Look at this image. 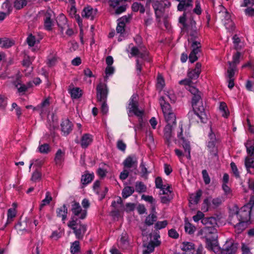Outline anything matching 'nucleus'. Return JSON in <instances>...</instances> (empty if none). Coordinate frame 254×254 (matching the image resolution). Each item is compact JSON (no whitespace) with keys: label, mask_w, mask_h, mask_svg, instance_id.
<instances>
[{"label":"nucleus","mask_w":254,"mask_h":254,"mask_svg":"<svg viewBox=\"0 0 254 254\" xmlns=\"http://www.w3.org/2000/svg\"><path fill=\"white\" fill-rule=\"evenodd\" d=\"M57 216L62 218V220L64 223L66 219L67 214V208L65 204L59 207L57 209Z\"/></svg>","instance_id":"nucleus-28"},{"label":"nucleus","mask_w":254,"mask_h":254,"mask_svg":"<svg viewBox=\"0 0 254 254\" xmlns=\"http://www.w3.org/2000/svg\"><path fill=\"white\" fill-rule=\"evenodd\" d=\"M166 95L172 102H175L176 98V96L172 90L166 91Z\"/></svg>","instance_id":"nucleus-60"},{"label":"nucleus","mask_w":254,"mask_h":254,"mask_svg":"<svg viewBox=\"0 0 254 254\" xmlns=\"http://www.w3.org/2000/svg\"><path fill=\"white\" fill-rule=\"evenodd\" d=\"M67 226L73 230L76 238H81L86 231V226L80 223H77V219L71 217Z\"/></svg>","instance_id":"nucleus-7"},{"label":"nucleus","mask_w":254,"mask_h":254,"mask_svg":"<svg viewBox=\"0 0 254 254\" xmlns=\"http://www.w3.org/2000/svg\"><path fill=\"white\" fill-rule=\"evenodd\" d=\"M129 19V17L124 16L118 19V23L116 28L117 32L118 33L122 34L124 32L126 23L128 21Z\"/></svg>","instance_id":"nucleus-21"},{"label":"nucleus","mask_w":254,"mask_h":254,"mask_svg":"<svg viewBox=\"0 0 254 254\" xmlns=\"http://www.w3.org/2000/svg\"><path fill=\"white\" fill-rule=\"evenodd\" d=\"M201 64L200 63H196L195 68L189 72V77L191 79L198 78L201 72Z\"/></svg>","instance_id":"nucleus-27"},{"label":"nucleus","mask_w":254,"mask_h":254,"mask_svg":"<svg viewBox=\"0 0 254 254\" xmlns=\"http://www.w3.org/2000/svg\"><path fill=\"white\" fill-rule=\"evenodd\" d=\"M52 197L51 195V193L50 192L48 191L46 193V197L42 201L41 203L40 204V209H42L44 206L48 205L50 203V202L52 201Z\"/></svg>","instance_id":"nucleus-42"},{"label":"nucleus","mask_w":254,"mask_h":254,"mask_svg":"<svg viewBox=\"0 0 254 254\" xmlns=\"http://www.w3.org/2000/svg\"><path fill=\"white\" fill-rule=\"evenodd\" d=\"M245 165L248 172H250V169H254V156H247L246 157Z\"/></svg>","instance_id":"nucleus-37"},{"label":"nucleus","mask_w":254,"mask_h":254,"mask_svg":"<svg viewBox=\"0 0 254 254\" xmlns=\"http://www.w3.org/2000/svg\"><path fill=\"white\" fill-rule=\"evenodd\" d=\"M222 189L224 192V195L227 197H230L232 196V190L230 187L226 184L222 185Z\"/></svg>","instance_id":"nucleus-53"},{"label":"nucleus","mask_w":254,"mask_h":254,"mask_svg":"<svg viewBox=\"0 0 254 254\" xmlns=\"http://www.w3.org/2000/svg\"><path fill=\"white\" fill-rule=\"evenodd\" d=\"M80 250L79 242L75 241L71 244L70 252L72 254H76Z\"/></svg>","instance_id":"nucleus-46"},{"label":"nucleus","mask_w":254,"mask_h":254,"mask_svg":"<svg viewBox=\"0 0 254 254\" xmlns=\"http://www.w3.org/2000/svg\"><path fill=\"white\" fill-rule=\"evenodd\" d=\"M160 189L162 191L163 195L161 196V202L163 203H167L173 198L170 186L168 185H164V187Z\"/></svg>","instance_id":"nucleus-12"},{"label":"nucleus","mask_w":254,"mask_h":254,"mask_svg":"<svg viewBox=\"0 0 254 254\" xmlns=\"http://www.w3.org/2000/svg\"><path fill=\"white\" fill-rule=\"evenodd\" d=\"M197 236L200 237V239L205 240L206 248L208 250L217 254L221 253L217 241V230L215 228L206 226L198 232Z\"/></svg>","instance_id":"nucleus-2"},{"label":"nucleus","mask_w":254,"mask_h":254,"mask_svg":"<svg viewBox=\"0 0 254 254\" xmlns=\"http://www.w3.org/2000/svg\"><path fill=\"white\" fill-rule=\"evenodd\" d=\"M13 85L17 89L19 93L25 92L28 88L33 86L32 82H29L27 85L22 84L20 79V76L17 75L15 77V80L12 81Z\"/></svg>","instance_id":"nucleus-13"},{"label":"nucleus","mask_w":254,"mask_h":254,"mask_svg":"<svg viewBox=\"0 0 254 254\" xmlns=\"http://www.w3.org/2000/svg\"><path fill=\"white\" fill-rule=\"evenodd\" d=\"M179 83L184 85L186 89H188L192 85V82L190 79L182 80L179 81Z\"/></svg>","instance_id":"nucleus-54"},{"label":"nucleus","mask_w":254,"mask_h":254,"mask_svg":"<svg viewBox=\"0 0 254 254\" xmlns=\"http://www.w3.org/2000/svg\"><path fill=\"white\" fill-rule=\"evenodd\" d=\"M192 106L193 112L190 113L189 116H192L197 122L204 123L207 118L201 100V93L193 95L192 98Z\"/></svg>","instance_id":"nucleus-3"},{"label":"nucleus","mask_w":254,"mask_h":254,"mask_svg":"<svg viewBox=\"0 0 254 254\" xmlns=\"http://www.w3.org/2000/svg\"><path fill=\"white\" fill-rule=\"evenodd\" d=\"M241 57V54L240 53L238 52L236 53L233 57V61L232 62H229V67H230V64L232 65H234L235 67H236V64H238L240 62V59ZM237 69V68H236Z\"/></svg>","instance_id":"nucleus-50"},{"label":"nucleus","mask_w":254,"mask_h":254,"mask_svg":"<svg viewBox=\"0 0 254 254\" xmlns=\"http://www.w3.org/2000/svg\"><path fill=\"white\" fill-rule=\"evenodd\" d=\"M115 68L113 66H107L105 69V73L107 76L113 74Z\"/></svg>","instance_id":"nucleus-62"},{"label":"nucleus","mask_w":254,"mask_h":254,"mask_svg":"<svg viewBox=\"0 0 254 254\" xmlns=\"http://www.w3.org/2000/svg\"><path fill=\"white\" fill-rule=\"evenodd\" d=\"M224 249L227 251L226 254H234L237 251V247L234 244H231L229 248H227V246H225Z\"/></svg>","instance_id":"nucleus-52"},{"label":"nucleus","mask_w":254,"mask_h":254,"mask_svg":"<svg viewBox=\"0 0 254 254\" xmlns=\"http://www.w3.org/2000/svg\"><path fill=\"white\" fill-rule=\"evenodd\" d=\"M141 198L145 201L149 202L152 204H154L155 203V200L152 196L142 195Z\"/></svg>","instance_id":"nucleus-59"},{"label":"nucleus","mask_w":254,"mask_h":254,"mask_svg":"<svg viewBox=\"0 0 254 254\" xmlns=\"http://www.w3.org/2000/svg\"><path fill=\"white\" fill-rule=\"evenodd\" d=\"M134 192V189L131 187H125L122 191V195L124 198H127L130 196Z\"/></svg>","instance_id":"nucleus-43"},{"label":"nucleus","mask_w":254,"mask_h":254,"mask_svg":"<svg viewBox=\"0 0 254 254\" xmlns=\"http://www.w3.org/2000/svg\"><path fill=\"white\" fill-rule=\"evenodd\" d=\"M65 152L61 149H58L57 151L54 161L57 166H61L64 160Z\"/></svg>","instance_id":"nucleus-22"},{"label":"nucleus","mask_w":254,"mask_h":254,"mask_svg":"<svg viewBox=\"0 0 254 254\" xmlns=\"http://www.w3.org/2000/svg\"><path fill=\"white\" fill-rule=\"evenodd\" d=\"M69 92L72 98H79L82 95V91L78 87H74L69 90Z\"/></svg>","instance_id":"nucleus-39"},{"label":"nucleus","mask_w":254,"mask_h":254,"mask_svg":"<svg viewBox=\"0 0 254 254\" xmlns=\"http://www.w3.org/2000/svg\"><path fill=\"white\" fill-rule=\"evenodd\" d=\"M107 96L106 85L99 83L97 86V97L98 101L103 102L101 105V111L104 114H107L108 112V107L105 102Z\"/></svg>","instance_id":"nucleus-6"},{"label":"nucleus","mask_w":254,"mask_h":254,"mask_svg":"<svg viewBox=\"0 0 254 254\" xmlns=\"http://www.w3.org/2000/svg\"><path fill=\"white\" fill-rule=\"evenodd\" d=\"M26 41L28 45L30 47L33 46L36 43V42H39L36 39L35 36H33L32 34L29 35L27 38Z\"/></svg>","instance_id":"nucleus-49"},{"label":"nucleus","mask_w":254,"mask_h":254,"mask_svg":"<svg viewBox=\"0 0 254 254\" xmlns=\"http://www.w3.org/2000/svg\"><path fill=\"white\" fill-rule=\"evenodd\" d=\"M38 149L40 153L43 154H47L51 151L49 145L46 143L39 145Z\"/></svg>","instance_id":"nucleus-45"},{"label":"nucleus","mask_w":254,"mask_h":254,"mask_svg":"<svg viewBox=\"0 0 254 254\" xmlns=\"http://www.w3.org/2000/svg\"><path fill=\"white\" fill-rule=\"evenodd\" d=\"M165 85L164 79L161 75H158L157 79V87L161 90Z\"/></svg>","instance_id":"nucleus-51"},{"label":"nucleus","mask_w":254,"mask_h":254,"mask_svg":"<svg viewBox=\"0 0 254 254\" xmlns=\"http://www.w3.org/2000/svg\"><path fill=\"white\" fill-rule=\"evenodd\" d=\"M179 127L180 131H178L177 136L178 138L182 141V145L184 149V153L181 150L178 149H175V152L176 155L179 158L180 161L181 162H182L183 157L184 156L185 153H186V157L188 159H190V142L182 136V125H180Z\"/></svg>","instance_id":"nucleus-4"},{"label":"nucleus","mask_w":254,"mask_h":254,"mask_svg":"<svg viewBox=\"0 0 254 254\" xmlns=\"http://www.w3.org/2000/svg\"><path fill=\"white\" fill-rule=\"evenodd\" d=\"M72 124L68 119L64 120L61 124L62 131L64 134H68L72 130Z\"/></svg>","instance_id":"nucleus-23"},{"label":"nucleus","mask_w":254,"mask_h":254,"mask_svg":"<svg viewBox=\"0 0 254 254\" xmlns=\"http://www.w3.org/2000/svg\"><path fill=\"white\" fill-rule=\"evenodd\" d=\"M194 248V245L191 242H184L182 244L181 250L185 253L193 252Z\"/></svg>","instance_id":"nucleus-29"},{"label":"nucleus","mask_w":254,"mask_h":254,"mask_svg":"<svg viewBox=\"0 0 254 254\" xmlns=\"http://www.w3.org/2000/svg\"><path fill=\"white\" fill-rule=\"evenodd\" d=\"M127 109L129 116L134 115L139 118L142 117L143 111L138 108L136 94H133L130 98Z\"/></svg>","instance_id":"nucleus-8"},{"label":"nucleus","mask_w":254,"mask_h":254,"mask_svg":"<svg viewBox=\"0 0 254 254\" xmlns=\"http://www.w3.org/2000/svg\"><path fill=\"white\" fill-rule=\"evenodd\" d=\"M29 0H13V7L16 9H21L26 6Z\"/></svg>","instance_id":"nucleus-35"},{"label":"nucleus","mask_w":254,"mask_h":254,"mask_svg":"<svg viewBox=\"0 0 254 254\" xmlns=\"http://www.w3.org/2000/svg\"><path fill=\"white\" fill-rule=\"evenodd\" d=\"M242 254H252V253L250 252V248H249V247L244 244H242Z\"/></svg>","instance_id":"nucleus-63"},{"label":"nucleus","mask_w":254,"mask_h":254,"mask_svg":"<svg viewBox=\"0 0 254 254\" xmlns=\"http://www.w3.org/2000/svg\"><path fill=\"white\" fill-rule=\"evenodd\" d=\"M68 12L71 17L75 18L80 27V34L82 33L83 29L82 19L79 15L76 14V8H75V5L70 6V8L68 10Z\"/></svg>","instance_id":"nucleus-18"},{"label":"nucleus","mask_w":254,"mask_h":254,"mask_svg":"<svg viewBox=\"0 0 254 254\" xmlns=\"http://www.w3.org/2000/svg\"><path fill=\"white\" fill-rule=\"evenodd\" d=\"M202 195V191L200 190H198L196 193L191 194L190 196L189 201L191 204H196Z\"/></svg>","instance_id":"nucleus-33"},{"label":"nucleus","mask_w":254,"mask_h":254,"mask_svg":"<svg viewBox=\"0 0 254 254\" xmlns=\"http://www.w3.org/2000/svg\"><path fill=\"white\" fill-rule=\"evenodd\" d=\"M94 178V174H85L82 176L81 182L83 184L86 185L90 183Z\"/></svg>","instance_id":"nucleus-41"},{"label":"nucleus","mask_w":254,"mask_h":254,"mask_svg":"<svg viewBox=\"0 0 254 254\" xmlns=\"http://www.w3.org/2000/svg\"><path fill=\"white\" fill-rule=\"evenodd\" d=\"M224 201L222 197L207 198L203 201L201 209L204 212H207L212 209H215L219 206Z\"/></svg>","instance_id":"nucleus-9"},{"label":"nucleus","mask_w":254,"mask_h":254,"mask_svg":"<svg viewBox=\"0 0 254 254\" xmlns=\"http://www.w3.org/2000/svg\"><path fill=\"white\" fill-rule=\"evenodd\" d=\"M215 9L216 11L219 12L221 17H223L227 20H229L230 16L226 9L222 4L219 5L218 7L215 8Z\"/></svg>","instance_id":"nucleus-30"},{"label":"nucleus","mask_w":254,"mask_h":254,"mask_svg":"<svg viewBox=\"0 0 254 254\" xmlns=\"http://www.w3.org/2000/svg\"><path fill=\"white\" fill-rule=\"evenodd\" d=\"M219 111L222 116L225 118H227L229 115V112L228 109L226 104L224 102H220L219 105Z\"/></svg>","instance_id":"nucleus-38"},{"label":"nucleus","mask_w":254,"mask_h":254,"mask_svg":"<svg viewBox=\"0 0 254 254\" xmlns=\"http://www.w3.org/2000/svg\"><path fill=\"white\" fill-rule=\"evenodd\" d=\"M185 230L186 233H188L189 234H192L194 232L195 227L190 222L185 221Z\"/></svg>","instance_id":"nucleus-44"},{"label":"nucleus","mask_w":254,"mask_h":254,"mask_svg":"<svg viewBox=\"0 0 254 254\" xmlns=\"http://www.w3.org/2000/svg\"><path fill=\"white\" fill-rule=\"evenodd\" d=\"M96 14L97 10L96 9H94L91 6H87L83 9L81 15L83 17L92 20Z\"/></svg>","instance_id":"nucleus-19"},{"label":"nucleus","mask_w":254,"mask_h":254,"mask_svg":"<svg viewBox=\"0 0 254 254\" xmlns=\"http://www.w3.org/2000/svg\"><path fill=\"white\" fill-rule=\"evenodd\" d=\"M175 125L167 124L164 129V136L166 140V143L168 146H171L172 139V130Z\"/></svg>","instance_id":"nucleus-15"},{"label":"nucleus","mask_w":254,"mask_h":254,"mask_svg":"<svg viewBox=\"0 0 254 254\" xmlns=\"http://www.w3.org/2000/svg\"><path fill=\"white\" fill-rule=\"evenodd\" d=\"M125 167L127 168H133L136 169L137 167V162L135 157L128 156L123 162Z\"/></svg>","instance_id":"nucleus-24"},{"label":"nucleus","mask_w":254,"mask_h":254,"mask_svg":"<svg viewBox=\"0 0 254 254\" xmlns=\"http://www.w3.org/2000/svg\"><path fill=\"white\" fill-rule=\"evenodd\" d=\"M71 211L74 216L80 219H84L87 216V210L81 208L79 203L74 202L71 206Z\"/></svg>","instance_id":"nucleus-10"},{"label":"nucleus","mask_w":254,"mask_h":254,"mask_svg":"<svg viewBox=\"0 0 254 254\" xmlns=\"http://www.w3.org/2000/svg\"><path fill=\"white\" fill-rule=\"evenodd\" d=\"M0 47L1 48H9L14 45V42L13 41L6 38H0Z\"/></svg>","instance_id":"nucleus-34"},{"label":"nucleus","mask_w":254,"mask_h":254,"mask_svg":"<svg viewBox=\"0 0 254 254\" xmlns=\"http://www.w3.org/2000/svg\"><path fill=\"white\" fill-rule=\"evenodd\" d=\"M160 244V242L158 240L149 243L146 247V250L144 251L143 254H149L152 253L154 250L155 246H158Z\"/></svg>","instance_id":"nucleus-36"},{"label":"nucleus","mask_w":254,"mask_h":254,"mask_svg":"<svg viewBox=\"0 0 254 254\" xmlns=\"http://www.w3.org/2000/svg\"><path fill=\"white\" fill-rule=\"evenodd\" d=\"M160 104L167 124L176 125V115L172 111L170 105L165 102L164 97L160 99Z\"/></svg>","instance_id":"nucleus-5"},{"label":"nucleus","mask_w":254,"mask_h":254,"mask_svg":"<svg viewBox=\"0 0 254 254\" xmlns=\"http://www.w3.org/2000/svg\"><path fill=\"white\" fill-rule=\"evenodd\" d=\"M213 221H215V219L213 218H203L201 220V223L203 225H208L212 223Z\"/></svg>","instance_id":"nucleus-61"},{"label":"nucleus","mask_w":254,"mask_h":254,"mask_svg":"<svg viewBox=\"0 0 254 254\" xmlns=\"http://www.w3.org/2000/svg\"><path fill=\"white\" fill-rule=\"evenodd\" d=\"M2 8L6 11L7 14L9 13L12 10V6L9 0H6L2 4Z\"/></svg>","instance_id":"nucleus-47"},{"label":"nucleus","mask_w":254,"mask_h":254,"mask_svg":"<svg viewBox=\"0 0 254 254\" xmlns=\"http://www.w3.org/2000/svg\"><path fill=\"white\" fill-rule=\"evenodd\" d=\"M50 105V98H46L40 105H38L34 109L38 110L41 114L45 112L46 108Z\"/></svg>","instance_id":"nucleus-31"},{"label":"nucleus","mask_w":254,"mask_h":254,"mask_svg":"<svg viewBox=\"0 0 254 254\" xmlns=\"http://www.w3.org/2000/svg\"><path fill=\"white\" fill-rule=\"evenodd\" d=\"M204 216V214L202 212L198 211L196 214L193 216V220L194 221L197 222L200 220H202Z\"/></svg>","instance_id":"nucleus-58"},{"label":"nucleus","mask_w":254,"mask_h":254,"mask_svg":"<svg viewBox=\"0 0 254 254\" xmlns=\"http://www.w3.org/2000/svg\"><path fill=\"white\" fill-rule=\"evenodd\" d=\"M92 141L93 137L92 135L89 133L84 134L81 138V146L82 148H85L92 143Z\"/></svg>","instance_id":"nucleus-25"},{"label":"nucleus","mask_w":254,"mask_h":254,"mask_svg":"<svg viewBox=\"0 0 254 254\" xmlns=\"http://www.w3.org/2000/svg\"><path fill=\"white\" fill-rule=\"evenodd\" d=\"M156 220L157 216L155 212V206H153L152 208V213L146 217L145 220V223L148 226H150L153 225Z\"/></svg>","instance_id":"nucleus-26"},{"label":"nucleus","mask_w":254,"mask_h":254,"mask_svg":"<svg viewBox=\"0 0 254 254\" xmlns=\"http://www.w3.org/2000/svg\"><path fill=\"white\" fill-rule=\"evenodd\" d=\"M131 55L132 56H135L137 58H140L144 60L149 61V59L147 58L148 52L145 47H140L138 48L133 47L131 48Z\"/></svg>","instance_id":"nucleus-11"},{"label":"nucleus","mask_w":254,"mask_h":254,"mask_svg":"<svg viewBox=\"0 0 254 254\" xmlns=\"http://www.w3.org/2000/svg\"><path fill=\"white\" fill-rule=\"evenodd\" d=\"M248 156H254V140H249L245 143Z\"/></svg>","instance_id":"nucleus-32"},{"label":"nucleus","mask_w":254,"mask_h":254,"mask_svg":"<svg viewBox=\"0 0 254 254\" xmlns=\"http://www.w3.org/2000/svg\"><path fill=\"white\" fill-rule=\"evenodd\" d=\"M7 101L6 97L2 95H0V108L1 109H5Z\"/></svg>","instance_id":"nucleus-56"},{"label":"nucleus","mask_w":254,"mask_h":254,"mask_svg":"<svg viewBox=\"0 0 254 254\" xmlns=\"http://www.w3.org/2000/svg\"><path fill=\"white\" fill-rule=\"evenodd\" d=\"M131 8L132 10L135 12L139 11L141 13H143L145 12L144 6L139 2L133 3Z\"/></svg>","instance_id":"nucleus-40"},{"label":"nucleus","mask_w":254,"mask_h":254,"mask_svg":"<svg viewBox=\"0 0 254 254\" xmlns=\"http://www.w3.org/2000/svg\"><path fill=\"white\" fill-rule=\"evenodd\" d=\"M191 47L192 48V50L189 55V61L190 63H193L197 60L198 57L197 55L200 51V43L196 41L193 42L192 44Z\"/></svg>","instance_id":"nucleus-17"},{"label":"nucleus","mask_w":254,"mask_h":254,"mask_svg":"<svg viewBox=\"0 0 254 254\" xmlns=\"http://www.w3.org/2000/svg\"><path fill=\"white\" fill-rule=\"evenodd\" d=\"M245 14L251 17L254 16V8L252 7H248L245 10Z\"/></svg>","instance_id":"nucleus-64"},{"label":"nucleus","mask_w":254,"mask_h":254,"mask_svg":"<svg viewBox=\"0 0 254 254\" xmlns=\"http://www.w3.org/2000/svg\"><path fill=\"white\" fill-rule=\"evenodd\" d=\"M236 68L234 65L230 64V67L227 70V76L228 77V87L232 89L234 86V79L233 78Z\"/></svg>","instance_id":"nucleus-20"},{"label":"nucleus","mask_w":254,"mask_h":254,"mask_svg":"<svg viewBox=\"0 0 254 254\" xmlns=\"http://www.w3.org/2000/svg\"><path fill=\"white\" fill-rule=\"evenodd\" d=\"M167 225V221L166 220L157 222L155 225V227L157 229H161L165 228Z\"/></svg>","instance_id":"nucleus-57"},{"label":"nucleus","mask_w":254,"mask_h":254,"mask_svg":"<svg viewBox=\"0 0 254 254\" xmlns=\"http://www.w3.org/2000/svg\"><path fill=\"white\" fill-rule=\"evenodd\" d=\"M251 210L250 203L245 205L240 209L235 205L230 206L229 223L233 226L237 233H241L247 227L250 219Z\"/></svg>","instance_id":"nucleus-1"},{"label":"nucleus","mask_w":254,"mask_h":254,"mask_svg":"<svg viewBox=\"0 0 254 254\" xmlns=\"http://www.w3.org/2000/svg\"><path fill=\"white\" fill-rule=\"evenodd\" d=\"M12 207L9 208L7 210V220L6 222V225H8L11 223L15 218L17 215V204L16 202H13L12 204Z\"/></svg>","instance_id":"nucleus-16"},{"label":"nucleus","mask_w":254,"mask_h":254,"mask_svg":"<svg viewBox=\"0 0 254 254\" xmlns=\"http://www.w3.org/2000/svg\"><path fill=\"white\" fill-rule=\"evenodd\" d=\"M54 12L49 9L45 13L44 17V26L48 30H50L53 26Z\"/></svg>","instance_id":"nucleus-14"},{"label":"nucleus","mask_w":254,"mask_h":254,"mask_svg":"<svg viewBox=\"0 0 254 254\" xmlns=\"http://www.w3.org/2000/svg\"><path fill=\"white\" fill-rule=\"evenodd\" d=\"M41 173L38 171H35L33 173L32 175L31 180L34 182H39L41 180Z\"/></svg>","instance_id":"nucleus-48"},{"label":"nucleus","mask_w":254,"mask_h":254,"mask_svg":"<svg viewBox=\"0 0 254 254\" xmlns=\"http://www.w3.org/2000/svg\"><path fill=\"white\" fill-rule=\"evenodd\" d=\"M202 174L204 183L206 185L209 184L210 182V179L206 170H203L202 171Z\"/></svg>","instance_id":"nucleus-55"}]
</instances>
